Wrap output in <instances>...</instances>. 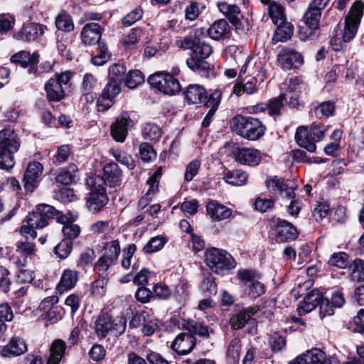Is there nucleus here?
Instances as JSON below:
<instances>
[{"label": "nucleus", "mask_w": 364, "mask_h": 364, "mask_svg": "<svg viewBox=\"0 0 364 364\" xmlns=\"http://www.w3.org/2000/svg\"><path fill=\"white\" fill-rule=\"evenodd\" d=\"M144 76L141 71L134 70L129 71L126 76L125 85L130 89L136 87L144 82Z\"/></svg>", "instance_id": "603ef678"}, {"label": "nucleus", "mask_w": 364, "mask_h": 364, "mask_svg": "<svg viewBox=\"0 0 364 364\" xmlns=\"http://www.w3.org/2000/svg\"><path fill=\"white\" fill-rule=\"evenodd\" d=\"M153 314L147 311H141L134 315L129 321V326L132 328H138L144 326L149 318H151Z\"/></svg>", "instance_id": "6e6d98bb"}, {"label": "nucleus", "mask_w": 364, "mask_h": 364, "mask_svg": "<svg viewBox=\"0 0 364 364\" xmlns=\"http://www.w3.org/2000/svg\"><path fill=\"white\" fill-rule=\"evenodd\" d=\"M306 364H323L326 359V354L318 348L308 350L301 356Z\"/></svg>", "instance_id": "79ce46f5"}, {"label": "nucleus", "mask_w": 364, "mask_h": 364, "mask_svg": "<svg viewBox=\"0 0 364 364\" xmlns=\"http://www.w3.org/2000/svg\"><path fill=\"white\" fill-rule=\"evenodd\" d=\"M103 256H105L114 262L119 257L120 254V247L117 240H113L105 243L103 247Z\"/></svg>", "instance_id": "8fccbe9b"}, {"label": "nucleus", "mask_w": 364, "mask_h": 364, "mask_svg": "<svg viewBox=\"0 0 364 364\" xmlns=\"http://www.w3.org/2000/svg\"><path fill=\"white\" fill-rule=\"evenodd\" d=\"M247 294L253 299L262 296L265 292V286L263 283L256 280L247 285Z\"/></svg>", "instance_id": "0e129e2a"}, {"label": "nucleus", "mask_w": 364, "mask_h": 364, "mask_svg": "<svg viewBox=\"0 0 364 364\" xmlns=\"http://www.w3.org/2000/svg\"><path fill=\"white\" fill-rule=\"evenodd\" d=\"M78 279L77 272L71 269H65L60 278L58 289L64 291L73 288Z\"/></svg>", "instance_id": "c9c22d12"}, {"label": "nucleus", "mask_w": 364, "mask_h": 364, "mask_svg": "<svg viewBox=\"0 0 364 364\" xmlns=\"http://www.w3.org/2000/svg\"><path fill=\"white\" fill-rule=\"evenodd\" d=\"M126 319L124 316L112 318L108 314H100L95 322L97 335L105 338L109 333L114 336L122 335L126 329Z\"/></svg>", "instance_id": "0eeeda50"}, {"label": "nucleus", "mask_w": 364, "mask_h": 364, "mask_svg": "<svg viewBox=\"0 0 364 364\" xmlns=\"http://www.w3.org/2000/svg\"><path fill=\"white\" fill-rule=\"evenodd\" d=\"M148 82L152 87L168 95H175L181 90L178 80L166 72H157L150 75Z\"/></svg>", "instance_id": "1a4fd4ad"}, {"label": "nucleus", "mask_w": 364, "mask_h": 364, "mask_svg": "<svg viewBox=\"0 0 364 364\" xmlns=\"http://www.w3.org/2000/svg\"><path fill=\"white\" fill-rule=\"evenodd\" d=\"M185 97L189 104H198L206 98V91L199 85H190L185 92Z\"/></svg>", "instance_id": "7c9ffc66"}, {"label": "nucleus", "mask_w": 364, "mask_h": 364, "mask_svg": "<svg viewBox=\"0 0 364 364\" xmlns=\"http://www.w3.org/2000/svg\"><path fill=\"white\" fill-rule=\"evenodd\" d=\"M16 252L18 255L16 264L19 267H25L27 259L31 257L35 252V245L28 241H18L16 243Z\"/></svg>", "instance_id": "a878e982"}, {"label": "nucleus", "mask_w": 364, "mask_h": 364, "mask_svg": "<svg viewBox=\"0 0 364 364\" xmlns=\"http://www.w3.org/2000/svg\"><path fill=\"white\" fill-rule=\"evenodd\" d=\"M213 48L207 43L198 39L191 55L186 60L187 66L194 72L204 71L209 68L205 60L212 53Z\"/></svg>", "instance_id": "6e6552de"}, {"label": "nucleus", "mask_w": 364, "mask_h": 364, "mask_svg": "<svg viewBox=\"0 0 364 364\" xmlns=\"http://www.w3.org/2000/svg\"><path fill=\"white\" fill-rule=\"evenodd\" d=\"M335 112V105L331 101L321 103L316 109V114L317 117L327 118L332 116Z\"/></svg>", "instance_id": "4d7b16f0"}, {"label": "nucleus", "mask_w": 364, "mask_h": 364, "mask_svg": "<svg viewBox=\"0 0 364 364\" xmlns=\"http://www.w3.org/2000/svg\"><path fill=\"white\" fill-rule=\"evenodd\" d=\"M295 139L299 146L304 147L309 152H314L316 146L315 141L309 132L306 127H299L295 134Z\"/></svg>", "instance_id": "bb28decb"}, {"label": "nucleus", "mask_w": 364, "mask_h": 364, "mask_svg": "<svg viewBox=\"0 0 364 364\" xmlns=\"http://www.w3.org/2000/svg\"><path fill=\"white\" fill-rule=\"evenodd\" d=\"M65 223V222L63 223V226L62 228V232L65 237V240L72 241V240L77 238L80 232V227L72 223Z\"/></svg>", "instance_id": "e2e57ef3"}, {"label": "nucleus", "mask_w": 364, "mask_h": 364, "mask_svg": "<svg viewBox=\"0 0 364 364\" xmlns=\"http://www.w3.org/2000/svg\"><path fill=\"white\" fill-rule=\"evenodd\" d=\"M237 274L241 281L250 284L252 281H256L255 279L260 278L261 277V274L259 272L247 269L238 270Z\"/></svg>", "instance_id": "338daca9"}, {"label": "nucleus", "mask_w": 364, "mask_h": 364, "mask_svg": "<svg viewBox=\"0 0 364 364\" xmlns=\"http://www.w3.org/2000/svg\"><path fill=\"white\" fill-rule=\"evenodd\" d=\"M221 95V92L219 90H216L210 95L208 100L205 103V107L210 108V109L202 122L203 127H207L210 125L220 103Z\"/></svg>", "instance_id": "393cba45"}, {"label": "nucleus", "mask_w": 364, "mask_h": 364, "mask_svg": "<svg viewBox=\"0 0 364 364\" xmlns=\"http://www.w3.org/2000/svg\"><path fill=\"white\" fill-rule=\"evenodd\" d=\"M120 92V84L117 80H109L102 90L100 97L110 102Z\"/></svg>", "instance_id": "37998d69"}, {"label": "nucleus", "mask_w": 364, "mask_h": 364, "mask_svg": "<svg viewBox=\"0 0 364 364\" xmlns=\"http://www.w3.org/2000/svg\"><path fill=\"white\" fill-rule=\"evenodd\" d=\"M203 6L197 2H191L185 9V17L190 21L196 20L201 12Z\"/></svg>", "instance_id": "69168bd1"}, {"label": "nucleus", "mask_w": 364, "mask_h": 364, "mask_svg": "<svg viewBox=\"0 0 364 364\" xmlns=\"http://www.w3.org/2000/svg\"><path fill=\"white\" fill-rule=\"evenodd\" d=\"M278 62L285 70L301 65L302 57L299 52L289 48L282 49L278 54Z\"/></svg>", "instance_id": "9b49d317"}, {"label": "nucleus", "mask_w": 364, "mask_h": 364, "mask_svg": "<svg viewBox=\"0 0 364 364\" xmlns=\"http://www.w3.org/2000/svg\"><path fill=\"white\" fill-rule=\"evenodd\" d=\"M143 136L145 139L155 142L161 138V131L157 125L147 124L143 129Z\"/></svg>", "instance_id": "3c124183"}, {"label": "nucleus", "mask_w": 364, "mask_h": 364, "mask_svg": "<svg viewBox=\"0 0 364 364\" xmlns=\"http://www.w3.org/2000/svg\"><path fill=\"white\" fill-rule=\"evenodd\" d=\"M223 179L229 184L233 186H242L247 182V175L241 170L228 171L223 176Z\"/></svg>", "instance_id": "58836bf2"}, {"label": "nucleus", "mask_w": 364, "mask_h": 364, "mask_svg": "<svg viewBox=\"0 0 364 364\" xmlns=\"http://www.w3.org/2000/svg\"><path fill=\"white\" fill-rule=\"evenodd\" d=\"M204 261L213 272L220 275L227 274L236 267V262L230 254L215 247L205 250Z\"/></svg>", "instance_id": "20e7f679"}, {"label": "nucleus", "mask_w": 364, "mask_h": 364, "mask_svg": "<svg viewBox=\"0 0 364 364\" xmlns=\"http://www.w3.org/2000/svg\"><path fill=\"white\" fill-rule=\"evenodd\" d=\"M43 171L42 164L38 161H32L28 164L23 179L26 191L32 193L38 186Z\"/></svg>", "instance_id": "9d476101"}, {"label": "nucleus", "mask_w": 364, "mask_h": 364, "mask_svg": "<svg viewBox=\"0 0 364 364\" xmlns=\"http://www.w3.org/2000/svg\"><path fill=\"white\" fill-rule=\"evenodd\" d=\"M72 248V241L63 239L55 247L54 251L59 258L65 259L70 254Z\"/></svg>", "instance_id": "13d9d810"}, {"label": "nucleus", "mask_w": 364, "mask_h": 364, "mask_svg": "<svg viewBox=\"0 0 364 364\" xmlns=\"http://www.w3.org/2000/svg\"><path fill=\"white\" fill-rule=\"evenodd\" d=\"M276 228L277 230L276 240L279 242L294 240L298 236L296 228L287 220L278 219Z\"/></svg>", "instance_id": "dca6fc26"}, {"label": "nucleus", "mask_w": 364, "mask_h": 364, "mask_svg": "<svg viewBox=\"0 0 364 364\" xmlns=\"http://www.w3.org/2000/svg\"><path fill=\"white\" fill-rule=\"evenodd\" d=\"M198 39L196 35H188L178 38L176 41V44L180 48L191 50L193 51Z\"/></svg>", "instance_id": "052dcab7"}, {"label": "nucleus", "mask_w": 364, "mask_h": 364, "mask_svg": "<svg viewBox=\"0 0 364 364\" xmlns=\"http://www.w3.org/2000/svg\"><path fill=\"white\" fill-rule=\"evenodd\" d=\"M322 299V294L317 289L308 293L303 301L299 303L297 311L300 315L306 314L318 306Z\"/></svg>", "instance_id": "f3484780"}, {"label": "nucleus", "mask_w": 364, "mask_h": 364, "mask_svg": "<svg viewBox=\"0 0 364 364\" xmlns=\"http://www.w3.org/2000/svg\"><path fill=\"white\" fill-rule=\"evenodd\" d=\"M219 11L223 13L229 21L235 26L240 23L239 14L240 9L235 4H228L225 2H220L218 4Z\"/></svg>", "instance_id": "72a5a7b5"}, {"label": "nucleus", "mask_w": 364, "mask_h": 364, "mask_svg": "<svg viewBox=\"0 0 364 364\" xmlns=\"http://www.w3.org/2000/svg\"><path fill=\"white\" fill-rule=\"evenodd\" d=\"M109 153L117 161L126 166L129 169H133L135 167L134 161L132 156L126 152L112 149L109 150Z\"/></svg>", "instance_id": "49530a36"}, {"label": "nucleus", "mask_w": 364, "mask_h": 364, "mask_svg": "<svg viewBox=\"0 0 364 364\" xmlns=\"http://www.w3.org/2000/svg\"><path fill=\"white\" fill-rule=\"evenodd\" d=\"M132 121L127 113H123L117 119L111 126V134L114 140L123 142L127 135V127L131 125Z\"/></svg>", "instance_id": "2eb2a0df"}, {"label": "nucleus", "mask_w": 364, "mask_h": 364, "mask_svg": "<svg viewBox=\"0 0 364 364\" xmlns=\"http://www.w3.org/2000/svg\"><path fill=\"white\" fill-rule=\"evenodd\" d=\"M206 208L208 214L210 218L217 221L228 219L232 214V210L230 208L220 205L215 200L210 201L207 204Z\"/></svg>", "instance_id": "b1692460"}, {"label": "nucleus", "mask_w": 364, "mask_h": 364, "mask_svg": "<svg viewBox=\"0 0 364 364\" xmlns=\"http://www.w3.org/2000/svg\"><path fill=\"white\" fill-rule=\"evenodd\" d=\"M66 343L61 339L54 340L50 347L47 364H59L65 355Z\"/></svg>", "instance_id": "cd10ccee"}, {"label": "nucleus", "mask_w": 364, "mask_h": 364, "mask_svg": "<svg viewBox=\"0 0 364 364\" xmlns=\"http://www.w3.org/2000/svg\"><path fill=\"white\" fill-rule=\"evenodd\" d=\"M269 14L273 21V23L277 25L279 23H282L286 21V18L284 13L283 7L277 4V3H271L269 6Z\"/></svg>", "instance_id": "de8ad7c7"}, {"label": "nucleus", "mask_w": 364, "mask_h": 364, "mask_svg": "<svg viewBox=\"0 0 364 364\" xmlns=\"http://www.w3.org/2000/svg\"><path fill=\"white\" fill-rule=\"evenodd\" d=\"M349 263V257L345 252L334 253L328 260L330 265L340 269H345L348 266Z\"/></svg>", "instance_id": "5fc2aeb1"}, {"label": "nucleus", "mask_w": 364, "mask_h": 364, "mask_svg": "<svg viewBox=\"0 0 364 364\" xmlns=\"http://www.w3.org/2000/svg\"><path fill=\"white\" fill-rule=\"evenodd\" d=\"M55 26L58 30L70 32L74 29V23L72 17L66 11H62L55 17Z\"/></svg>", "instance_id": "e433bc0d"}, {"label": "nucleus", "mask_w": 364, "mask_h": 364, "mask_svg": "<svg viewBox=\"0 0 364 364\" xmlns=\"http://www.w3.org/2000/svg\"><path fill=\"white\" fill-rule=\"evenodd\" d=\"M257 80L252 77L245 84L240 81L235 83L233 87V93L237 96L241 95L243 93L247 95H252L257 92V87L256 86Z\"/></svg>", "instance_id": "4c0bfd02"}, {"label": "nucleus", "mask_w": 364, "mask_h": 364, "mask_svg": "<svg viewBox=\"0 0 364 364\" xmlns=\"http://www.w3.org/2000/svg\"><path fill=\"white\" fill-rule=\"evenodd\" d=\"M235 160L241 164L256 166L261 161V154L257 149L243 148L235 154Z\"/></svg>", "instance_id": "412c9836"}, {"label": "nucleus", "mask_w": 364, "mask_h": 364, "mask_svg": "<svg viewBox=\"0 0 364 364\" xmlns=\"http://www.w3.org/2000/svg\"><path fill=\"white\" fill-rule=\"evenodd\" d=\"M19 148V142L11 131H0V168L10 170L14 166V153Z\"/></svg>", "instance_id": "423d86ee"}, {"label": "nucleus", "mask_w": 364, "mask_h": 364, "mask_svg": "<svg viewBox=\"0 0 364 364\" xmlns=\"http://www.w3.org/2000/svg\"><path fill=\"white\" fill-rule=\"evenodd\" d=\"M257 306L248 307L237 314H234L230 318V324L235 329H240L245 326L251 316L257 313Z\"/></svg>", "instance_id": "c85d7f7f"}, {"label": "nucleus", "mask_w": 364, "mask_h": 364, "mask_svg": "<svg viewBox=\"0 0 364 364\" xmlns=\"http://www.w3.org/2000/svg\"><path fill=\"white\" fill-rule=\"evenodd\" d=\"M196 345V338L189 333H181L174 339L171 348L181 355L192 351Z\"/></svg>", "instance_id": "4468645a"}, {"label": "nucleus", "mask_w": 364, "mask_h": 364, "mask_svg": "<svg viewBox=\"0 0 364 364\" xmlns=\"http://www.w3.org/2000/svg\"><path fill=\"white\" fill-rule=\"evenodd\" d=\"M45 91L49 101L59 102L65 97L63 87L58 80H54L53 78L46 82Z\"/></svg>", "instance_id": "c756f323"}, {"label": "nucleus", "mask_w": 364, "mask_h": 364, "mask_svg": "<svg viewBox=\"0 0 364 364\" xmlns=\"http://www.w3.org/2000/svg\"><path fill=\"white\" fill-rule=\"evenodd\" d=\"M99 176L102 179L103 186L105 184L109 187H115L121 183L122 173L117 164L110 163L104 167L103 176Z\"/></svg>", "instance_id": "6ab92c4d"}, {"label": "nucleus", "mask_w": 364, "mask_h": 364, "mask_svg": "<svg viewBox=\"0 0 364 364\" xmlns=\"http://www.w3.org/2000/svg\"><path fill=\"white\" fill-rule=\"evenodd\" d=\"M46 27L39 23H31L24 24L21 29L14 35L19 41H33L44 34Z\"/></svg>", "instance_id": "ddd939ff"}, {"label": "nucleus", "mask_w": 364, "mask_h": 364, "mask_svg": "<svg viewBox=\"0 0 364 364\" xmlns=\"http://www.w3.org/2000/svg\"><path fill=\"white\" fill-rule=\"evenodd\" d=\"M78 169L75 164H70L67 168L59 171L55 177L58 183L68 185L75 181L77 177Z\"/></svg>", "instance_id": "f704fd0d"}, {"label": "nucleus", "mask_w": 364, "mask_h": 364, "mask_svg": "<svg viewBox=\"0 0 364 364\" xmlns=\"http://www.w3.org/2000/svg\"><path fill=\"white\" fill-rule=\"evenodd\" d=\"M277 27L272 38V43L276 44L279 42H285L293 35V26L291 23L284 21L282 23L277 24Z\"/></svg>", "instance_id": "2f4dec72"}, {"label": "nucleus", "mask_w": 364, "mask_h": 364, "mask_svg": "<svg viewBox=\"0 0 364 364\" xmlns=\"http://www.w3.org/2000/svg\"><path fill=\"white\" fill-rule=\"evenodd\" d=\"M38 60V55L33 53L32 55L26 51H20L11 58V61L21 65L23 68L29 67V72L34 73L36 70V64Z\"/></svg>", "instance_id": "5701e85b"}, {"label": "nucleus", "mask_w": 364, "mask_h": 364, "mask_svg": "<svg viewBox=\"0 0 364 364\" xmlns=\"http://www.w3.org/2000/svg\"><path fill=\"white\" fill-rule=\"evenodd\" d=\"M228 32L229 25L224 19L215 21L208 30L209 36L214 40H220L225 37Z\"/></svg>", "instance_id": "473e14b6"}, {"label": "nucleus", "mask_w": 364, "mask_h": 364, "mask_svg": "<svg viewBox=\"0 0 364 364\" xmlns=\"http://www.w3.org/2000/svg\"><path fill=\"white\" fill-rule=\"evenodd\" d=\"M27 351V346L23 339L13 338L1 350L4 357L11 358L20 355Z\"/></svg>", "instance_id": "4be33fe9"}, {"label": "nucleus", "mask_w": 364, "mask_h": 364, "mask_svg": "<svg viewBox=\"0 0 364 364\" xmlns=\"http://www.w3.org/2000/svg\"><path fill=\"white\" fill-rule=\"evenodd\" d=\"M328 127L323 124H312L309 132L315 142L322 140L327 132Z\"/></svg>", "instance_id": "774afa93"}, {"label": "nucleus", "mask_w": 364, "mask_h": 364, "mask_svg": "<svg viewBox=\"0 0 364 364\" xmlns=\"http://www.w3.org/2000/svg\"><path fill=\"white\" fill-rule=\"evenodd\" d=\"M102 31L100 26L96 23H87L82 30L81 38L82 41L85 45H95L97 43H102L100 42L101 38Z\"/></svg>", "instance_id": "a211bd4d"}, {"label": "nucleus", "mask_w": 364, "mask_h": 364, "mask_svg": "<svg viewBox=\"0 0 364 364\" xmlns=\"http://www.w3.org/2000/svg\"><path fill=\"white\" fill-rule=\"evenodd\" d=\"M241 343L238 338L231 341L227 348L228 361L230 364H237L240 357Z\"/></svg>", "instance_id": "ea45409f"}, {"label": "nucleus", "mask_w": 364, "mask_h": 364, "mask_svg": "<svg viewBox=\"0 0 364 364\" xmlns=\"http://www.w3.org/2000/svg\"><path fill=\"white\" fill-rule=\"evenodd\" d=\"M321 16V11L309 5L304 16L306 26H310L311 29H318Z\"/></svg>", "instance_id": "a19ab883"}, {"label": "nucleus", "mask_w": 364, "mask_h": 364, "mask_svg": "<svg viewBox=\"0 0 364 364\" xmlns=\"http://www.w3.org/2000/svg\"><path fill=\"white\" fill-rule=\"evenodd\" d=\"M87 184L90 189L86 198V206L90 211L98 213L109 200L102 179L99 176H90L87 179Z\"/></svg>", "instance_id": "39448f33"}, {"label": "nucleus", "mask_w": 364, "mask_h": 364, "mask_svg": "<svg viewBox=\"0 0 364 364\" xmlns=\"http://www.w3.org/2000/svg\"><path fill=\"white\" fill-rule=\"evenodd\" d=\"M54 218L60 223H64L68 220L62 212L57 210L54 207L46 204L38 205L36 211L27 215L24 220L26 224L21 227V232L35 238L37 235L36 229L47 226L49 220Z\"/></svg>", "instance_id": "f03ea898"}, {"label": "nucleus", "mask_w": 364, "mask_h": 364, "mask_svg": "<svg viewBox=\"0 0 364 364\" xmlns=\"http://www.w3.org/2000/svg\"><path fill=\"white\" fill-rule=\"evenodd\" d=\"M109 59L107 46L105 43H99L96 51L93 53L92 63L95 65H102Z\"/></svg>", "instance_id": "a18cd8bd"}, {"label": "nucleus", "mask_w": 364, "mask_h": 364, "mask_svg": "<svg viewBox=\"0 0 364 364\" xmlns=\"http://www.w3.org/2000/svg\"><path fill=\"white\" fill-rule=\"evenodd\" d=\"M363 8L364 6L360 1H356L352 6L346 17L343 28L335 30L331 37L330 45L333 50H342L355 37L363 16Z\"/></svg>", "instance_id": "f257e3e1"}, {"label": "nucleus", "mask_w": 364, "mask_h": 364, "mask_svg": "<svg viewBox=\"0 0 364 364\" xmlns=\"http://www.w3.org/2000/svg\"><path fill=\"white\" fill-rule=\"evenodd\" d=\"M144 34V31L142 28H132L128 34L124 36L123 43L127 48H131L139 42Z\"/></svg>", "instance_id": "864d4df0"}, {"label": "nucleus", "mask_w": 364, "mask_h": 364, "mask_svg": "<svg viewBox=\"0 0 364 364\" xmlns=\"http://www.w3.org/2000/svg\"><path fill=\"white\" fill-rule=\"evenodd\" d=\"M166 243V240L163 236L151 237L144 246L143 252L145 254H151L161 250Z\"/></svg>", "instance_id": "c03bdc74"}, {"label": "nucleus", "mask_w": 364, "mask_h": 364, "mask_svg": "<svg viewBox=\"0 0 364 364\" xmlns=\"http://www.w3.org/2000/svg\"><path fill=\"white\" fill-rule=\"evenodd\" d=\"M266 185L270 192L279 193L282 197L287 199H292L294 197V188L289 187L282 178L276 176L269 178L266 181Z\"/></svg>", "instance_id": "aec40b11"}, {"label": "nucleus", "mask_w": 364, "mask_h": 364, "mask_svg": "<svg viewBox=\"0 0 364 364\" xmlns=\"http://www.w3.org/2000/svg\"><path fill=\"white\" fill-rule=\"evenodd\" d=\"M238 50L239 55L240 58H245V62L242 65L240 71L239 73L238 80H241L243 75H254L257 71L262 69L260 65H257V61L254 58L242 53L240 48L236 46H230L228 47V52L231 54H234Z\"/></svg>", "instance_id": "f8f14e48"}, {"label": "nucleus", "mask_w": 364, "mask_h": 364, "mask_svg": "<svg viewBox=\"0 0 364 364\" xmlns=\"http://www.w3.org/2000/svg\"><path fill=\"white\" fill-rule=\"evenodd\" d=\"M284 95L282 94L277 97L271 99L268 102V114L270 116H278L281 114L284 108Z\"/></svg>", "instance_id": "09e8293b"}, {"label": "nucleus", "mask_w": 364, "mask_h": 364, "mask_svg": "<svg viewBox=\"0 0 364 364\" xmlns=\"http://www.w3.org/2000/svg\"><path fill=\"white\" fill-rule=\"evenodd\" d=\"M352 279L355 281L364 282V260L355 259L351 265Z\"/></svg>", "instance_id": "bf43d9fd"}, {"label": "nucleus", "mask_w": 364, "mask_h": 364, "mask_svg": "<svg viewBox=\"0 0 364 364\" xmlns=\"http://www.w3.org/2000/svg\"><path fill=\"white\" fill-rule=\"evenodd\" d=\"M269 343L273 352H279L285 348L286 340L282 335L274 333L269 336Z\"/></svg>", "instance_id": "680f3d73"}, {"label": "nucleus", "mask_w": 364, "mask_h": 364, "mask_svg": "<svg viewBox=\"0 0 364 364\" xmlns=\"http://www.w3.org/2000/svg\"><path fill=\"white\" fill-rule=\"evenodd\" d=\"M230 125L232 130L238 135L252 141L262 137L265 131L261 122L252 117L236 115L230 120Z\"/></svg>", "instance_id": "7ed1b4c3"}]
</instances>
